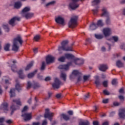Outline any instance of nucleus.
Here are the masks:
<instances>
[{
	"label": "nucleus",
	"mask_w": 125,
	"mask_h": 125,
	"mask_svg": "<svg viewBox=\"0 0 125 125\" xmlns=\"http://www.w3.org/2000/svg\"><path fill=\"white\" fill-rule=\"evenodd\" d=\"M67 43H69V41L67 40H65L62 42V46L58 47V51H59L60 54L62 53V50L63 51H74L72 47L74 45V43L71 44V46H67Z\"/></svg>",
	"instance_id": "nucleus-1"
},
{
	"label": "nucleus",
	"mask_w": 125,
	"mask_h": 125,
	"mask_svg": "<svg viewBox=\"0 0 125 125\" xmlns=\"http://www.w3.org/2000/svg\"><path fill=\"white\" fill-rule=\"evenodd\" d=\"M18 42L21 45H22V43H23V40H22V38L20 36H18L14 39L12 46V50L14 51H18V49H19V46L17 45Z\"/></svg>",
	"instance_id": "nucleus-2"
},
{
	"label": "nucleus",
	"mask_w": 125,
	"mask_h": 125,
	"mask_svg": "<svg viewBox=\"0 0 125 125\" xmlns=\"http://www.w3.org/2000/svg\"><path fill=\"white\" fill-rule=\"evenodd\" d=\"M30 10V7H25L21 12V16L25 17L26 19H29L31 17H33L34 14L33 13H28Z\"/></svg>",
	"instance_id": "nucleus-3"
},
{
	"label": "nucleus",
	"mask_w": 125,
	"mask_h": 125,
	"mask_svg": "<svg viewBox=\"0 0 125 125\" xmlns=\"http://www.w3.org/2000/svg\"><path fill=\"white\" fill-rule=\"evenodd\" d=\"M78 16H73L71 18L70 21L68 22L69 28H75L78 25Z\"/></svg>",
	"instance_id": "nucleus-4"
},
{
	"label": "nucleus",
	"mask_w": 125,
	"mask_h": 125,
	"mask_svg": "<svg viewBox=\"0 0 125 125\" xmlns=\"http://www.w3.org/2000/svg\"><path fill=\"white\" fill-rule=\"evenodd\" d=\"M102 14H101L102 17H107V19L105 21L106 24H109L110 23V18L109 17L110 16V14H109V12L107 10V8L105 7H103L102 10Z\"/></svg>",
	"instance_id": "nucleus-5"
},
{
	"label": "nucleus",
	"mask_w": 125,
	"mask_h": 125,
	"mask_svg": "<svg viewBox=\"0 0 125 125\" xmlns=\"http://www.w3.org/2000/svg\"><path fill=\"white\" fill-rule=\"evenodd\" d=\"M80 0L83 1V0H71V2L69 3V7L72 10L78 8V7H79V4L77 2L80 1Z\"/></svg>",
	"instance_id": "nucleus-6"
},
{
	"label": "nucleus",
	"mask_w": 125,
	"mask_h": 125,
	"mask_svg": "<svg viewBox=\"0 0 125 125\" xmlns=\"http://www.w3.org/2000/svg\"><path fill=\"white\" fill-rule=\"evenodd\" d=\"M53 113L49 112V109L46 108L45 109V112L44 116L45 119L47 118L49 121H50V122H51V121H52V117H53Z\"/></svg>",
	"instance_id": "nucleus-7"
},
{
	"label": "nucleus",
	"mask_w": 125,
	"mask_h": 125,
	"mask_svg": "<svg viewBox=\"0 0 125 125\" xmlns=\"http://www.w3.org/2000/svg\"><path fill=\"white\" fill-rule=\"evenodd\" d=\"M72 66V62H68L67 64H62L59 65L58 68L60 70H69V67Z\"/></svg>",
	"instance_id": "nucleus-8"
},
{
	"label": "nucleus",
	"mask_w": 125,
	"mask_h": 125,
	"mask_svg": "<svg viewBox=\"0 0 125 125\" xmlns=\"http://www.w3.org/2000/svg\"><path fill=\"white\" fill-rule=\"evenodd\" d=\"M60 84H61V81L57 78H56L54 80V83L52 84V86L54 88H59L60 87Z\"/></svg>",
	"instance_id": "nucleus-9"
},
{
	"label": "nucleus",
	"mask_w": 125,
	"mask_h": 125,
	"mask_svg": "<svg viewBox=\"0 0 125 125\" xmlns=\"http://www.w3.org/2000/svg\"><path fill=\"white\" fill-rule=\"evenodd\" d=\"M20 21V18L18 17H14L12 18L9 21V24L11 26H15V21Z\"/></svg>",
	"instance_id": "nucleus-10"
},
{
	"label": "nucleus",
	"mask_w": 125,
	"mask_h": 125,
	"mask_svg": "<svg viewBox=\"0 0 125 125\" xmlns=\"http://www.w3.org/2000/svg\"><path fill=\"white\" fill-rule=\"evenodd\" d=\"M21 117L24 118V120L25 122H28V121H30L32 119L31 113H22Z\"/></svg>",
	"instance_id": "nucleus-11"
},
{
	"label": "nucleus",
	"mask_w": 125,
	"mask_h": 125,
	"mask_svg": "<svg viewBox=\"0 0 125 125\" xmlns=\"http://www.w3.org/2000/svg\"><path fill=\"white\" fill-rule=\"evenodd\" d=\"M55 60V58L51 55H48L46 57V64H50L53 63Z\"/></svg>",
	"instance_id": "nucleus-12"
},
{
	"label": "nucleus",
	"mask_w": 125,
	"mask_h": 125,
	"mask_svg": "<svg viewBox=\"0 0 125 125\" xmlns=\"http://www.w3.org/2000/svg\"><path fill=\"white\" fill-rule=\"evenodd\" d=\"M55 21L58 24H61V25H64V18L61 16L57 17L55 18Z\"/></svg>",
	"instance_id": "nucleus-13"
},
{
	"label": "nucleus",
	"mask_w": 125,
	"mask_h": 125,
	"mask_svg": "<svg viewBox=\"0 0 125 125\" xmlns=\"http://www.w3.org/2000/svg\"><path fill=\"white\" fill-rule=\"evenodd\" d=\"M103 33L104 36L108 37V36L111 35V29L109 28H104Z\"/></svg>",
	"instance_id": "nucleus-14"
},
{
	"label": "nucleus",
	"mask_w": 125,
	"mask_h": 125,
	"mask_svg": "<svg viewBox=\"0 0 125 125\" xmlns=\"http://www.w3.org/2000/svg\"><path fill=\"white\" fill-rule=\"evenodd\" d=\"M119 116L121 119H125V108L120 109L119 110Z\"/></svg>",
	"instance_id": "nucleus-15"
},
{
	"label": "nucleus",
	"mask_w": 125,
	"mask_h": 125,
	"mask_svg": "<svg viewBox=\"0 0 125 125\" xmlns=\"http://www.w3.org/2000/svg\"><path fill=\"white\" fill-rule=\"evenodd\" d=\"M99 70L102 72H105L106 70H108V66L106 64H101L99 66Z\"/></svg>",
	"instance_id": "nucleus-16"
},
{
	"label": "nucleus",
	"mask_w": 125,
	"mask_h": 125,
	"mask_svg": "<svg viewBox=\"0 0 125 125\" xmlns=\"http://www.w3.org/2000/svg\"><path fill=\"white\" fill-rule=\"evenodd\" d=\"M83 62H84V60L83 59H77L74 61V63L75 65H82L83 64Z\"/></svg>",
	"instance_id": "nucleus-17"
},
{
	"label": "nucleus",
	"mask_w": 125,
	"mask_h": 125,
	"mask_svg": "<svg viewBox=\"0 0 125 125\" xmlns=\"http://www.w3.org/2000/svg\"><path fill=\"white\" fill-rule=\"evenodd\" d=\"M1 108L4 111V112L8 111V104L5 102L3 103L1 105Z\"/></svg>",
	"instance_id": "nucleus-18"
},
{
	"label": "nucleus",
	"mask_w": 125,
	"mask_h": 125,
	"mask_svg": "<svg viewBox=\"0 0 125 125\" xmlns=\"http://www.w3.org/2000/svg\"><path fill=\"white\" fill-rule=\"evenodd\" d=\"M64 56L66 59L68 60H71L72 59H74L75 58V56H74L72 54L66 53L64 54Z\"/></svg>",
	"instance_id": "nucleus-19"
},
{
	"label": "nucleus",
	"mask_w": 125,
	"mask_h": 125,
	"mask_svg": "<svg viewBox=\"0 0 125 125\" xmlns=\"http://www.w3.org/2000/svg\"><path fill=\"white\" fill-rule=\"evenodd\" d=\"M16 84L15 85L16 89H17V90H18V91H20V90H21V84H20V83H19L18 79H17L16 80Z\"/></svg>",
	"instance_id": "nucleus-20"
},
{
	"label": "nucleus",
	"mask_w": 125,
	"mask_h": 125,
	"mask_svg": "<svg viewBox=\"0 0 125 125\" xmlns=\"http://www.w3.org/2000/svg\"><path fill=\"white\" fill-rule=\"evenodd\" d=\"M18 74H19L20 79H21V80L25 79L26 76L23 74V70L22 69L20 70L18 72Z\"/></svg>",
	"instance_id": "nucleus-21"
},
{
	"label": "nucleus",
	"mask_w": 125,
	"mask_h": 125,
	"mask_svg": "<svg viewBox=\"0 0 125 125\" xmlns=\"http://www.w3.org/2000/svg\"><path fill=\"white\" fill-rule=\"evenodd\" d=\"M97 27L98 26L96 24L93 22L90 25L89 30H90V31L96 30V29H97Z\"/></svg>",
	"instance_id": "nucleus-22"
},
{
	"label": "nucleus",
	"mask_w": 125,
	"mask_h": 125,
	"mask_svg": "<svg viewBox=\"0 0 125 125\" xmlns=\"http://www.w3.org/2000/svg\"><path fill=\"white\" fill-rule=\"evenodd\" d=\"M18 109H19V106H15L14 104H12L11 106V110H12L11 115L13 114V112H14V111H16V110H18Z\"/></svg>",
	"instance_id": "nucleus-23"
},
{
	"label": "nucleus",
	"mask_w": 125,
	"mask_h": 125,
	"mask_svg": "<svg viewBox=\"0 0 125 125\" xmlns=\"http://www.w3.org/2000/svg\"><path fill=\"white\" fill-rule=\"evenodd\" d=\"M21 6H22V3H21V1H18L15 3V4H14L15 8H16L17 9H19V8H20Z\"/></svg>",
	"instance_id": "nucleus-24"
},
{
	"label": "nucleus",
	"mask_w": 125,
	"mask_h": 125,
	"mask_svg": "<svg viewBox=\"0 0 125 125\" xmlns=\"http://www.w3.org/2000/svg\"><path fill=\"white\" fill-rule=\"evenodd\" d=\"M101 0H93L92 1V5L93 6H96L100 3Z\"/></svg>",
	"instance_id": "nucleus-25"
},
{
	"label": "nucleus",
	"mask_w": 125,
	"mask_h": 125,
	"mask_svg": "<svg viewBox=\"0 0 125 125\" xmlns=\"http://www.w3.org/2000/svg\"><path fill=\"white\" fill-rule=\"evenodd\" d=\"M34 65V62H31L29 64H28L27 66L25 68V71H28L33 67V65Z\"/></svg>",
	"instance_id": "nucleus-26"
},
{
	"label": "nucleus",
	"mask_w": 125,
	"mask_h": 125,
	"mask_svg": "<svg viewBox=\"0 0 125 125\" xmlns=\"http://www.w3.org/2000/svg\"><path fill=\"white\" fill-rule=\"evenodd\" d=\"M10 96V97H14L15 96V88H11L9 92Z\"/></svg>",
	"instance_id": "nucleus-27"
},
{
	"label": "nucleus",
	"mask_w": 125,
	"mask_h": 125,
	"mask_svg": "<svg viewBox=\"0 0 125 125\" xmlns=\"http://www.w3.org/2000/svg\"><path fill=\"white\" fill-rule=\"evenodd\" d=\"M95 78L96 79L95 83L96 85V86L97 87L100 86V85H101V83H100V81L98 80L99 79L98 76H95Z\"/></svg>",
	"instance_id": "nucleus-28"
},
{
	"label": "nucleus",
	"mask_w": 125,
	"mask_h": 125,
	"mask_svg": "<svg viewBox=\"0 0 125 125\" xmlns=\"http://www.w3.org/2000/svg\"><path fill=\"white\" fill-rule=\"evenodd\" d=\"M72 75L75 76H82V73H81L79 70H73L72 72Z\"/></svg>",
	"instance_id": "nucleus-29"
},
{
	"label": "nucleus",
	"mask_w": 125,
	"mask_h": 125,
	"mask_svg": "<svg viewBox=\"0 0 125 125\" xmlns=\"http://www.w3.org/2000/svg\"><path fill=\"white\" fill-rule=\"evenodd\" d=\"M116 66L118 67V68H122V67L124 66V63L121 62V61L119 60L116 62Z\"/></svg>",
	"instance_id": "nucleus-30"
},
{
	"label": "nucleus",
	"mask_w": 125,
	"mask_h": 125,
	"mask_svg": "<svg viewBox=\"0 0 125 125\" xmlns=\"http://www.w3.org/2000/svg\"><path fill=\"white\" fill-rule=\"evenodd\" d=\"M13 102L14 103H16L17 104V105H19V106H21V101H20V100L19 99L13 100Z\"/></svg>",
	"instance_id": "nucleus-31"
},
{
	"label": "nucleus",
	"mask_w": 125,
	"mask_h": 125,
	"mask_svg": "<svg viewBox=\"0 0 125 125\" xmlns=\"http://www.w3.org/2000/svg\"><path fill=\"white\" fill-rule=\"evenodd\" d=\"M100 7L99 6H97V8L96 9L92 10L93 14L94 15H97V14L98 13V11H99V9Z\"/></svg>",
	"instance_id": "nucleus-32"
},
{
	"label": "nucleus",
	"mask_w": 125,
	"mask_h": 125,
	"mask_svg": "<svg viewBox=\"0 0 125 125\" xmlns=\"http://www.w3.org/2000/svg\"><path fill=\"white\" fill-rule=\"evenodd\" d=\"M37 71L35 70L34 72L29 73L28 74L27 77L28 79H31V78H33V77H34L35 76V75L36 74V73H37Z\"/></svg>",
	"instance_id": "nucleus-33"
},
{
	"label": "nucleus",
	"mask_w": 125,
	"mask_h": 125,
	"mask_svg": "<svg viewBox=\"0 0 125 125\" xmlns=\"http://www.w3.org/2000/svg\"><path fill=\"white\" fill-rule=\"evenodd\" d=\"M62 117L63 119H64L65 121H69V120H70V117L66 114H62Z\"/></svg>",
	"instance_id": "nucleus-34"
},
{
	"label": "nucleus",
	"mask_w": 125,
	"mask_h": 125,
	"mask_svg": "<svg viewBox=\"0 0 125 125\" xmlns=\"http://www.w3.org/2000/svg\"><path fill=\"white\" fill-rule=\"evenodd\" d=\"M55 3V1H50L47 3H46L44 7H48V6H50L51 5H53V4H54Z\"/></svg>",
	"instance_id": "nucleus-35"
},
{
	"label": "nucleus",
	"mask_w": 125,
	"mask_h": 125,
	"mask_svg": "<svg viewBox=\"0 0 125 125\" xmlns=\"http://www.w3.org/2000/svg\"><path fill=\"white\" fill-rule=\"evenodd\" d=\"M95 37L98 40H101V39H103L104 36L102 34H95Z\"/></svg>",
	"instance_id": "nucleus-36"
},
{
	"label": "nucleus",
	"mask_w": 125,
	"mask_h": 125,
	"mask_svg": "<svg viewBox=\"0 0 125 125\" xmlns=\"http://www.w3.org/2000/svg\"><path fill=\"white\" fill-rule=\"evenodd\" d=\"M9 47H10V44L7 43L4 46V49L5 51H8L9 50Z\"/></svg>",
	"instance_id": "nucleus-37"
},
{
	"label": "nucleus",
	"mask_w": 125,
	"mask_h": 125,
	"mask_svg": "<svg viewBox=\"0 0 125 125\" xmlns=\"http://www.w3.org/2000/svg\"><path fill=\"white\" fill-rule=\"evenodd\" d=\"M61 78H62V79L63 81H64V82L66 81V74L64 73H62L60 75Z\"/></svg>",
	"instance_id": "nucleus-38"
},
{
	"label": "nucleus",
	"mask_w": 125,
	"mask_h": 125,
	"mask_svg": "<svg viewBox=\"0 0 125 125\" xmlns=\"http://www.w3.org/2000/svg\"><path fill=\"white\" fill-rule=\"evenodd\" d=\"M33 88H34V89H36L37 88H39V87L41 86V85H40V83H36L33 85Z\"/></svg>",
	"instance_id": "nucleus-39"
},
{
	"label": "nucleus",
	"mask_w": 125,
	"mask_h": 125,
	"mask_svg": "<svg viewBox=\"0 0 125 125\" xmlns=\"http://www.w3.org/2000/svg\"><path fill=\"white\" fill-rule=\"evenodd\" d=\"M3 28L6 31V32H9V27H8V24H4Z\"/></svg>",
	"instance_id": "nucleus-40"
},
{
	"label": "nucleus",
	"mask_w": 125,
	"mask_h": 125,
	"mask_svg": "<svg viewBox=\"0 0 125 125\" xmlns=\"http://www.w3.org/2000/svg\"><path fill=\"white\" fill-rule=\"evenodd\" d=\"M11 70L13 72H16L17 71V68L15 64H13L11 66Z\"/></svg>",
	"instance_id": "nucleus-41"
},
{
	"label": "nucleus",
	"mask_w": 125,
	"mask_h": 125,
	"mask_svg": "<svg viewBox=\"0 0 125 125\" xmlns=\"http://www.w3.org/2000/svg\"><path fill=\"white\" fill-rule=\"evenodd\" d=\"M97 27L98 26H103V22H102V20H100L98 21L97 24H96Z\"/></svg>",
	"instance_id": "nucleus-42"
},
{
	"label": "nucleus",
	"mask_w": 125,
	"mask_h": 125,
	"mask_svg": "<svg viewBox=\"0 0 125 125\" xmlns=\"http://www.w3.org/2000/svg\"><path fill=\"white\" fill-rule=\"evenodd\" d=\"M79 125H89V122L88 121L80 122Z\"/></svg>",
	"instance_id": "nucleus-43"
},
{
	"label": "nucleus",
	"mask_w": 125,
	"mask_h": 125,
	"mask_svg": "<svg viewBox=\"0 0 125 125\" xmlns=\"http://www.w3.org/2000/svg\"><path fill=\"white\" fill-rule=\"evenodd\" d=\"M65 59H66L65 56H62L61 58H59L58 60L59 61H60V62H64V61H65Z\"/></svg>",
	"instance_id": "nucleus-44"
},
{
	"label": "nucleus",
	"mask_w": 125,
	"mask_h": 125,
	"mask_svg": "<svg viewBox=\"0 0 125 125\" xmlns=\"http://www.w3.org/2000/svg\"><path fill=\"white\" fill-rule=\"evenodd\" d=\"M118 84V81H117V79H114L112 81V84L113 85H117Z\"/></svg>",
	"instance_id": "nucleus-45"
},
{
	"label": "nucleus",
	"mask_w": 125,
	"mask_h": 125,
	"mask_svg": "<svg viewBox=\"0 0 125 125\" xmlns=\"http://www.w3.org/2000/svg\"><path fill=\"white\" fill-rule=\"evenodd\" d=\"M52 95V93L51 92H48V96L46 97L45 99L46 100H48V99H49V98H50L51 97V96Z\"/></svg>",
	"instance_id": "nucleus-46"
},
{
	"label": "nucleus",
	"mask_w": 125,
	"mask_h": 125,
	"mask_svg": "<svg viewBox=\"0 0 125 125\" xmlns=\"http://www.w3.org/2000/svg\"><path fill=\"white\" fill-rule=\"evenodd\" d=\"M112 40H113L115 42H117L119 41V37L117 36H113L112 37Z\"/></svg>",
	"instance_id": "nucleus-47"
},
{
	"label": "nucleus",
	"mask_w": 125,
	"mask_h": 125,
	"mask_svg": "<svg viewBox=\"0 0 125 125\" xmlns=\"http://www.w3.org/2000/svg\"><path fill=\"white\" fill-rule=\"evenodd\" d=\"M45 68V62H42V65L41 66V70L42 71L44 70Z\"/></svg>",
	"instance_id": "nucleus-48"
},
{
	"label": "nucleus",
	"mask_w": 125,
	"mask_h": 125,
	"mask_svg": "<svg viewBox=\"0 0 125 125\" xmlns=\"http://www.w3.org/2000/svg\"><path fill=\"white\" fill-rule=\"evenodd\" d=\"M33 85V84L30 82V81H28L27 82V89H29V88H31V87Z\"/></svg>",
	"instance_id": "nucleus-49"
},
{
	"label": "nucleus",
	"mask_w": 125,
	"mask_h": 125,
	"mask_svg": "<svg viewBox=\"0 0 125 125\" xmlns=\"http://www.w3.org/2000/svg\"><path fill=\"white\" fill-rule=\"evenodd\" d=\"M40 37L39 35H36L34 37V40L35 41V42H38L39 40H40Z\"/></svg>",
	"instance_id": "nucleus-50"
},
{
	"label": "nucleus",
	"mask_w": 125,
	"mask_h": 125,
	"mask_svg": "<svg viewBox=\"0 0 125 125\" xmlns=\"http://www.w3.org/2000/svg\"><path fill=\"white\" fill-rule=\"evenodd\" d=\"M27 110H28V107L27 106V105H25L23 107V109H22V110L21 111L22 114L25 113L24 112H26V111H27Z\"/></svg>",
	"instance_id": "nucleus-51"
},
{
	"label": "nucleus",
	"mask_w": 125,
	"mask_h": 125,
	"mask_svg": "<svg viewBox=\"0 0 125 125\" xmlns=\"http://www.w3.org/2000/svg\"><path fill=\"white\" fill-rule=\"evenodd\" d=\"M90 77V75H85L83 76V79L84 81L85 82V81H87Z\"/></svg>",
	"instance_id": "nucleus-52"
},
{
	"label": "nucleus",
	"mask_w": 125,
	"mask_h": 125,
	"mask_svg": "<svg viewBox=\"0 0 125 125\" xmlns=\"http://www.w3.org/2000/svg\"><path fill=\"white\" fill-rule=\"evenodd\" d=\"M103 93H104L105 95H110V93L107 90H104L103 91Z\"/></svg>",
	"instance_id": "nucleus-53"
},
{
	"label": "nucleus",
	"mask_w": 125,
	"mask_h": 125,
	"mask_svg": "<svg viewBox=\"0 0 125 125\" xmlns=\"http://www.w3.org/2000/svg\"><path fill=\"white\" fill-rule=\"evenodd\" d=\"M109 102V99H105L103 100V103L107 104Z\"/></svg>",
	"instance_id": "nucleus-54"
},
{
	"label": "nucleus",
	"mask_w": 125,
	"mask_h": 125,
	"mask_svg": "<svg viewBox=\"0 0 125 125\" xmlns=\"http://www.w3.org/2000/svg\"><path fill=\"white\" fill-rule=\"evenodd\" d=\"M120 48L121 49H123L124 50H125V43H122L120 45Z\"/></svg>",
	"instance_id": "nucleus-55"
},
{
	"label": "nucleus",
	"mask_w": 125,
	"mask_h": 125,
	"mask_svg": "<svg viewBox=\"0 0 125 125\" xmlns=\"http://www.w3.org/2000/svg\"><path fill=\"white\" fill-rule=\"evenodd\" d=\"M119 98L121 101H125V97H124V96L120 95L119 96Z\"/></svg>",
	"instance_id": "nucleus-56"
},
{
	"label": "nucleus",
	"mask_w": 125,
	"mask_h": 125,
	"mask_svg": "<svg viewBox=\"0 0 125 125\" xmlns=\"http://www.w3.org/2000/svg\"><path fill=\"white\" fill-rule=\"evenodd\" d=\"M103 84L104 85V86L105 87H107V85L108 84V82L107 81H104L103 83Z\"/></svg>",
	"instance_id": "nucleus-57"
},
{
	"label": "nucleus",
	"mask_w": 125,
	"mask_h": 125,
	"mask_svg": "<svg viewBox=\"0 0 125 125\" xmlns=\"http://www.w3.org/2000/svg\"><path fill=\"white\" fill-rule=\"evenodd\" d=\"M88 97H89V93H88V94H87L84 95V99L85 100H86V99H87V98H88Z\"/></svg>",
	"instance_id": "nucleus-58"
},
{
	"label": "nucleus",
	"mask_w": 125,
	"mask_h": 125,
	"mask_svg": "<svg viewBox=\"0 0 125 125\" xmlns=\"http://www.w3.org/2000/svg\"><path fill=\"white\" fill-rule=\"evenodd\" d=\"M113 105L114 106H119L120 103H118L117 102H113Z\"/></svg>",
	"instance_id": "nucleus-59"
},
{
	"label": "nucleus",
	"mask_w": 125,
	"mask_h": 125,
	"mask_svg": "<svg viewBox=\"0 0 125 125\" xmlns=\"http://www.w3.org/2000/svg\"><path fill=\"white\" fill-rule=\"evenodd\" d=\"M13 121L11 120H8L6 121V123L7 124H8V125H10V124L12 123Z\"/></svg>",
	"instance_id": "nucleus-60"
},
{
	"label": "nucleus",
	"mask_w": 125,
	"mask_h": 125,
	"mask_svg": "<svg viewBox=\"0 0 125 125\" xmlns=\"http://www.w3.org/2000/svg\"><path fill=\"white\" fill-rule=\"evenodd\" d=\"M47 121L46 120H44L42 123V125H47Z\"/></svg>",
	"instance_id": "nucleus-61"
},
{
	"label": "nucleus",
	"mask_w": 125,
	"mask_h": 125,
	"mask_svg": "<svg viewBox=\"0 0 125 125\" xmlns=\"http://www.w3.org/2000/svg\"><path fill=\"white\" fill-rule=\"evenodd\" d=\"M40 122H33L32 123V125H40Z\"/></svg>",
	"instance_id": "nucleus-62"
},
{
	"label": "nucleus",
	"mask_w": 125,
	"mask_h": 125,
	"mask_svg": "<svg viewBox=\"0 0 125 125\" xmlns=\"http://www.w3.org/2000/svg\"><path fill=\"white\" fill-rule=\"evenodd\" d=\"M93 125H99V123L97 121H94L93 122Z\"/></svg>",
	"instance_id": "nucleus-63"
},
{
	"label": "nucleus",
	"mask_w": 125,
	"mask_h": 125,
	"mask_svg": "<svg viewBox=\"0 0 125 125\" xmlns=\"http://www.w3.org/2000/svg\"><path fill=\"white\" fill-rule=\"evenodd\" d=\"M103 125H109V122H105L104 123H103Z\"/></svg>",
	"instance_id": "nucleus-64"
}]
</instances>
